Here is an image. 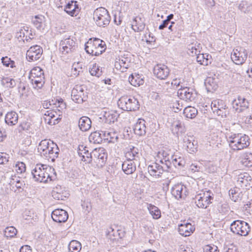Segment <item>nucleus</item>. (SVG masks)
<instances>
[{"mask_svg":"<svg viewBox=\"0 0 252 252\" xmlns=\"http://www.w3.org/2000/svg\"><path fill=\"white\" fill-rule=\"evenodd\" d=\"M49 149L50 151V159L52 161H54L55 159L58 157L60 150L57 145L54 143L53 141L50 142Z\"/></svg>","mask_w":252,"mask_h":252,"instance_id":"obj_35","label":"nucleus"},{"mask_svg":"<svg viewBox=\"0 0 252 252\" xmlns=\"http://www.w3.org/2000/svg\"><path fill=\"white\" fill-rule=\"evenodd\" d=\"M186 188L182 185H175L171 189L172 194L178 200L186 196Z\"/></svg>","mask_w":252,"mask_h":252,"instance_id":"obj_20","label":"nucleus"},{"mask_svg":"<svg viewBox=\"0 0 252 252\" xmlns=\"http://www.w3.org/2000/svg\"><path fill=\"white\" fill-rule=\"evenodd\" d=\"M193 138L190 137H185L184 138V146L186 147L187 151L190 153H194L197 150V142L196 141L192 139Z\"/></svg>","mask_w":252,"mask_h":252,"instance_id":"obj_23","label":"nucleus"},{"mask_svg":"<svg viewBox=\"0 0 252 252\" xmlns=\"http://www.w3.org/2000/svg\"><path fill=\"white\" fill-rule=\"evenodd\" d=\"M252 180V177L247 172H244L238 175L237 181L241 183L244 186H247Z\"/></svg>","mask_w":252,"mask_h":252,"instance_id":"obj_37","label":"nucleus"},{"mask_svg":"<svg viewBox=\"0 0 252 252\" xmlns=\"http://www.w3.org/2000/svg\"><path fill=\"white\" fill-rule=\"evenodd\" d=\"M195 228L190 223L181 224L179 225L178 231L179 233L184 236H189L194 231Z\"/></svg>","mask_w":252,"mask_h":252,"instance_id":"obj_26","label":"nucleus"},{"mask_svg":"<svg viewBox=\"0 0 252 252\" xmlns=\"http://www.w3.org/2000/svg\"><path fill=\"white\" fill-rule=\"evenodd\" d=\"M1 84L7 88H13L16 85L15 80L8 77H2L1 79Z\"/></svg>","mask_w":252,"mask_h":252,"instance_id":"obj_41","label":"nucleus"},{"mask_svg":"<svg viewBox=\"0 0 252 252\" xmlns=\"http://www.w3.org/2000/svg\"><path fill=\"white\" fill-rule=\"evenodd\" d=\"M101 43L102 40L99 38H90L85 44V50L88 54L92 55L96 48L100 47Z\"/></svg>","mask_w":252,"mask_h":252,"instance_id":"obj_16","label":"nucleus"},{"mask_svg":"<svg viewBox=\"0 0 252 252\" xmlns=\"http://www.w3.org/2000/svg\"><path fill=\"white\" fill-rule=\"evenodd\" d=\"M55 114H57L56 112L53 110L47 111L45 113V116L49 117V119L55 118L56 117Z\"/></svg>","mask_w":252,"mask_h":252,"instance_id":"obj_63","label":"nucleus"},{"mask_svg":"<svg viewBox=\"0 0 252 252\" xmlns=\"http://www.w3.org/2000/svg\"><path fill=\"white\" fill-rule=\"evenodd\" d=\"M248 53L247 50L243 48L238 47L233 50L231 54V59L237 64H243L247 59Z\"/></svg>","mask_w":252,"mask_h":252,"instance_id":"obj_12","label":"nucleus"},{"mask_svg":"<svg viewBox=\"0 0 252 252\" xmlns=\"http://www.w3.org/2000/svg\"><path fill=\"white\" fill-rule=\"evenodd\" d=\"M86 86L84 85H76L71 91V98L77 103H82L87 100L88 92L85 91Z\"/></svg>","mask_w":252,"mask_h":252,"instance_id":"obj_6","label":"nucleus"},{"mask_svg":"<svg viewBox=\"0 0 252 252\" xmlns=\"http://www.w3.org/2000/svg\"><path fill=\"white\" fill-rule=\"evenodd\" d=\"M31 125L30 123L28 122H23L19 125L18 129L19 132L22 131H27L30 129Z\"/></svg>","mask_w":252,"mask_h":252,"instance_id":"obj_58","label":"nucleus"},{"mask_svg":"<svg viewBox=\"0 0 252 252\" xmlns=\"http://www.w3.org/2000/svg\"><path fill=\"white\" fill-rule=\"evenodd\" d=\"M239 9L245 13H249L252 11V3L247 1H242L238 6Z\"/></svg>","mask_w":252,"mask_h":252,"instance_id":"obj_38","label":"nucleus"},{"mask_svg":"<svg viewBox=\"0 0 252 252\" xmlns=\"http://www.w3.org/2000/svg\"><path fill=\"white\" fill-rule=\"evenodd\" d=\"M51 217L54 221L62 223L64 222L67 220L68 215L64 210L57 209L52 212Z\"/></svg>","mask_w":252,"mask_h":252,"instance_id":"obj_15","label":"nucleus"},{"mask_svg":"<svg viewBox=\"0 0 252 252\" xmlns=\"http://www.w3.org/2000/svg\"><path fill=\"white\" fill-rule=\"evenodd\" d=\"M102 131H95L92 132L89 137V141L94 144H99L104 139Z\"/></svg>","mask_w":252,"mask_h":252,"instance_id":"obj_28","label":"nucleus"},{"mask_svg":"<svg viewBox=\"0 0 252 252\" xmlns=\"http://www.w3.org/2000/svg\"><path fill=\"white\" fill-rule=\"evenodd\" d=\"M139 156V150L137 148L132 146H129L126 148L125 157L127 160L134 161L136 160Z\"/></svg>","mask_w":252,"mask_h":252,"instance_id":"obj_21","label":"nucleus"},{"mask_svg":"<svg viewBox=\"0 0 252 252\" xmlns=\"http://www.w3.org/2000/svg\"><path fill=\"white\" fill-rule=\"evenodd\" d=\"M116 60H118V59H116ZM118 60L124 68L127 69L128 68L130 60L128 58L122 57L121 58H119Z\"/></svg>","mask_w":252,"mask_h":252,"instance_id":"obj_55","label":"nucleus"},{"mask_svg":"<svg viewBox=\"0 0 252 252\" xmlns=\"http://www.w3.org/2000/svg\"><path fill=\"white\" fill-rule=\"evenodd\" d=\"M5 233L6 237H13L17 234V230L14 227L9 226L5 228Z\"/></svg>","mask_w":252,"mask_h":252,"instance_id":"obj_52","label":"nucleus"},{"mask_svg":"<svg viewBox=\"0 0 252 252\" xmlns=\"http://www.w3.org/2000/svg\"><path fill=\"white\" fill-rule=\"evenodd\" d=\"M145 27V21L141 17L137 16L133 20L131 28L135 32H140L144 30Z\"/></svg>","mask_w":252,"mask_h":252,"instance_id":"obj_22","label":"nucleus"},{"mask_svg":"<svg viewBox=\"0 0 252 252\" xmlns=\"http://www.w3.org/2000/svg\"><path fill=\"white\" fill-rule=\"evenodd\" d=\"M52 169L46 165L37 164L32 171V175L35 181L46 183L48 179L51 181L49 172Z\"/></svg>","mask_w":252,"mask_h":252,"instance_id":"obj_2","label":"nucleus"},{"mask_svg":"<svg viewBox=\"0 0 252 252\" xmlns=\"http://www.w3.org/2000/svg\"><path fill=\"white\" fill-rule=\"evenodd\" d=\"M90 73L92 76L99 77L102 74V71L98 67L94 65L90 70Z\"/></svg>","mask_w":252,"mask_h":252,"instance_id":"obj_59","label":"nucleus"},{"mask_svg":"<svg viewBox=\"0 0 252 252\" xmlns=\"http://www.w3.org/2000/svg\"><path fill=\"white\" fill-rule=\"evenodd\" d=\"M178 94L180 98L186 101H192L197 96L196 91L191 88L183 87L181 86V88L179 89Z\"/></svg>","mask_w":252,"mask_h":252,"instance_id":"obj_11","label":"nucleus"},{"mask_svg":"<svg viewBox=\"0 0 252 252\" xmlns=\"http://www.w3.org/2000/svg\"><path fill=\"white\" fill-rule=\"evenodd\" d=\"M171 164H173L175 167L182 168L185 165L186 161L184 158L181 157H178L177 155H171Z\"/></svg>","mask_w":252,"mask_h":252,"instance_id":"obj_32","label":"nucleus"},{"mask_svg":"<svg viewBox=\"0 0 252 252\" xmlns=\"http://www.w3.org/2000/svg\"><path fill=\"white\" fill-rule=\"evenodd\" d=\"M171 167L169 162L165 163V165L162 166L158 163L155 162L152 165H150L148 167L149 173L151 176H155L156 178H159L163 172H169Z\"/></svg>","mask_w":252,"mask_h":252,"instance_id":"obj_9","label":"nucleus"},{"mask_svg":"<svg viewBox=\"0 0 252 252\" xmlns=\"http://www.w3.org/2000/svg\"><path fill=\"white\" fill-rule=\"evenodd\" d=\"M92 121L87 116L81 117L78 121V126L80 130L83 132L88 131L91 127Z\"/></svg>","mask_w":252,"mask_h":252,"instance_id":"obj_25","label":"nucleus"},{"mask_svg":"<svg viewBox=\"0 0 252 252\" xmlns=\"http://www.w3.org/2000/svg\"><path fill=\"white\" fill-rule=\"evenodd\" d=\"M15 167L18 173H22L26 171V165L22 162H18L16 164Z\"/></svg>","mask_w":252,"mask_h":252,"instance_id":"obj_60","label":"nucleus"},{"mask_svg":"<svg viewBox=\"0 0 252 252\" xmlns=\"http://www.w3.org/2000/svg\"><path fill=\"white\" fill-rule=\"evenodd\" d=\"M1 60L3 65L6 67L10 66L11 68H14L16 66L15 62L11 60V59L7 56L2 57Z\"/></svg>","mask_w":252,"mask_h":252,"instance_id":"obj_50","label":"nucleus"},{"mask_svg":"<svg viewBox=\"0 0 252 252\" xmlns=\"http://www.w3.org/2000/svg\"><path fill=\"white\" fill-rule=\"evenodd\" d=\"M203 252H219V250L215 245H207L204 246Z\"/></svg>","mask_w":252,"mask_h":252,"instance_id":"obj_57","label":"nucleus"},{"mask_svg":"<svg viewBox=\"0 0 252 252\" xmlns=\"http://www.w3.org/2000/svg\"><path fill=\"white\" fill-rule=\"evenodd\" d=\"M100 45L101 46H100V47H98V48H96L94 52L92 55V56H98L99 55L102 54L105 51L106 49L105 42L102 40V43Z\"/></svg>","mask_w":252,"mask_h":252,"instance_id":"obj_51","label":"nucleus"},{"mask_svg":"<svg viewBox=\"0 0 252 252\" xmlns=\"http://www.w3.org/2000/svg\"><path fill=\"white\" fill-rule=\"evenodd\" d=\"M148 209L154 219L157 220L160 218V210L157 206L150 204H148Z\"/></svg>","mask_w":252,"mask_h":252,"instance_id":"obj_36","label":"nucleus"},{"mask_svg":"<svg viewBox=\"0 0 252 252\" xmlns=\"http://www.w3.org/2000/svg\"><path fill=\"white\" fill-rule=\"evenodd\" d=\"M230 229L234 234L247 236L251 231V227L248 222L244 220H236L231 223Z\"/></svg>","mask_w":252,"mask_h":252,"instance_id":"obj_5","label":"nucleus"},{"mask_svg":"<svg viewBox=\"0 0 252 252\" xmlns=\"http://www.w3.org/2000/svg\"><path fill=\"white\" fill-rule=\"evenodd\" d=\"M122 170L126 174H132L136 169V164L134 161L126 159L122 165Z\"/></svg>","mask_w":252,"mask_h":252,"instance_id":"obj_24","label":"nucleus"},{"mask_svg":"<svg viewBox=\"0 0 252 252\" xmlns=\"http://www.w3.org/2000/svg\"><path fill=\"white\" fill-rule=\"evenodd\" d=\"M103 133V138L104 140H107L109 142L114 143L117 141L118 137L115 132H110L106 131H101Z\"/></svg>","mask_w":252,"mask_h":252,"instance_id":"obj_43","label":"nucleus"},{"mask_svg":"<svg viewBox=\"0 0 252 252\" xmlns=\"http://www.w3.org/2000/svg\"><path fill=\"white\" fill-rule=\"evenodd\" d=\"M173 127H174L175 130L176 131V132H182L183 130H184V128L183 127V125L179 122H178L177 123H174L173 124Z\"/></svg>","mask_w":252,"mask_h":252,"instance_id":"obj_61","label":"nucleus"},{"mask_svg":"<svg viewBox=\"0 0 252 252\" xmlns=\"http://www.w3.org/2000/svg\"><path fill=\"white\" fill-rule=\"evenodd\" d=\"M119 116V114L114 110H109L108 111H103V117L105 120V122L108 124L114 123L117 120Z\"/></svg>","mask_w":252,"mask_h":252,"instance_id":"obj_27","label":"nucleus"},{"mask_svg":"<svg viewBox=\"0 0 252 252\" xmlns=\"http://www.w3.org/2000/svg\"><path fill=\"white\" fill-rule=\"evenodd\" d=\"M58 187H56L54 189L52 193V196L55 199L64 200L66 198L68 193L63 192V191L62 192H58Z\"/></svg>","mask_w":252,"mask_h":252,"instance_id":"obj_47","label":"nucleus"},{"mask_svg":"<svg viewBox=\"0 0 252 252\" xmlns=\"http://www.w3.org/2000/svg\"><path fill=\"white\" fill-rule=\"evenodd\" d=\"M81 248V243L77 240H72L68 245L69 252H79Z\"/></svg>","mask_w":252,"mask_h":252,"instance_id":"obj_42","label":"nucleus"},{"mask_svg":"<svg viewBox=\"0 0 252 252\" xmlns=\"http://www.w3.org/2000/svg\"><path fill=\"white\" fill-rule=\"evenodd\" d=\"M197 110L194 107L187 106L184 109L183 114L187 118L193 119L197 114Z\"/></svg>","mask_w":252,"mask_h":252,"instance_id":"obj_34","label":"nucleus"},{"mask_svg":"<svg viewBox=\"0 0 252 252\" xmlns=\"http://www.w3.org/2000/svg\"><path fill=\"white\" fill-rule=\"evenodd\" d=\"M233 107H235V105L238 106L239 105L241 107L244 108H248L249 107L248 101L243 97L239 96L238 100H234L233 101Z\"/></svg>","mask_w":252,"mask_h":252,"instance_id":"obj_46","label":"nucleus"},{"mask_svg":"<svg viewBox=\"0 0 252 252\" xmlns=\"http://www.w3.org/2000/svg\"><path fill=\"white\" fill-rule=\"evenodd\" d=\"M82 64L79 63H74L72 66L71 73L75 77L78 76L83 72Z\"/></svg>","mask_w":252,"mask_h":252,"instance_id":"obj_45","label":"nucleus"},{"mask_svg":"<svg viewBox=\"0 0 252 252\" xmlns=\"http://www.w3.org/2000/svg\"><path fill=\"white\" fill-rule=\"evenodd\" d=\"M23 218L27 220H30L33 218V214L30 211H25L23 215Z\"/></svg>","mask_w":252,"mask_h":252,"instance_id":"obj_62","label":"nucleus"},{"mask_svg":"<svg viewBox=\"0 0 252 252\" xmlns=\"http://www.w3.org/2000/svg\"><path fill=\"white\" fill-rule=\"evenodd\" d=\"M201 45L200 43H192L189 44L188 46L187 53L190 56H194L200 52Z\"/></svg>","mask_w":252,"mask_h":252,"instance_id":"obj_29","label":"nucleus"},{"mask_svg":"<svg viewBox=\"0 0 252 252\" xmlns=\"http://www.w3.org/2000/svg\"><path fill=\"white\" fill-rule=\"evenodd\" d=\"M128 81L134 86H140L144 83V79L142 78V75L139 74H131L128 78Z\"/></svg>","mask_w":252,"mask_h":252,"instance_id":"obj_30","label":"nucleus"},{"mask_svg":"<svg viewBox=\"0 0 252 252\" xmlns=\"http://www.w3.org/2000/svg\"><path fill=\"white\" fill-rule=\"evenodd\" d=\"M77 48V43L70 37L63 38L60 43V50L64 54L74 52Z\"/></svg>","mask_w":252,"mask_h":252,"instance_id":"obj_10","label":"nucleus"},{"mask_svg":"<svg viewBox=\"0 0 252 252\" xmlns=\"http://www.w3.org/2000/svg\"><path fill=\"white\" fill-rule=\"evenodd\" d=\"M18 119V116L15 112H8L5 117V122L8 125L13 126L15 125Z\"/></svg>","mask_w":252,"mask_h":252,"instance_id":"obj_31","label":"nucleus"},{"mask_svg":"<svg viewBox=\"0 0 252 252\" xmlns=\"http://www.w3.org/2000/svg\"><path fill=\"white\" fill-rule=\"evenodd\" d=\"M229 147L233 150H241L247 148L250 144V138L246 134L230 133L226 136Z\"/></svg>","mask_w":252,"mask_h":252,"instance_id":"obj_1","label":"nucleus"},{"mask_svg":"<svg viewBox=\"0 0 252 252\" xmlns=\"http://www.w3.org/2000/svg\"><path fill=\"white\" fill-rule=\"evenodd\" d=\"M195 56H196V61L197 63L201 65H207V61H205L204 54H201L200 52H199V54Z\"/></svg>","mask_w":252,"mask_h":252,"instance_id":"obj_56","label":"nucleus"},{"mask_svg":"<svg viewBox=\"0 0 252 252\" xmlns=\"http://www.w3.org/2000/svg\"><path fill=\"white\" fill-rule=\"evenodd\" d=\"M94 153H89L87 150H85L83 152L84 155L82 156V160L90 163L92 160V154Z\"/></svg>","mask_w":252,"mask_h":252,"instance_id":"obj_54","label":"nucleus"},{"mask_svg":"<svg viewBox=\"0 0 252 252\" xmlns=\"http://www.w3.org/2000/svg\"><path fill=\"white\" fill-rule=\"evenodd\" d=\"M76 3V1H71L65 6L64 11L71 16H76L80 11V8Z\"/></svg>","mask_w":252,"mask_h":252,"instance_id":"obj_19","label":"nucleus"},{"mask_svg":"<svg viewBox=\"0 0 252 252\" xmlns=\"http://www.w3.org/2000/svg\"><path fill=\"white\" fill-rule=\"evenodd\" d=\"M227 106L224 101L221 99H215L212 101L211 108L213 112L218 116L226 117L227 113Z\"/></svg>","mask_w":252,"mask_h":252,"instance_id":"obj_8","label":"nucleus"},{"mask_svg":"<svg viewBox=\"0 0 252 252\" xmlns=\"http://www.w3.org/2000/svg\"><path fill=\"white\" fill-rule=\"evenodd\" d=\"M157 157L160 159H165L166 163L169 162L171 166V156H169L168 151L161 150L158 153Z\"/></svg>","mask_w":252,"mask_h":252,"instance_id":"obj_44","label":"nucleus"},{"mask_svg":"<svg viewBox=\"0 0 252 252\" xmlns=\"http://www.w3.org/2000/svg\"><path fill=\"white\" fill-rule=\"evenodd\" d=\"M213 194L210 190L199 193L195 196V204L198 208H206L212 203Z\"/></svg>","mask_w":252,"mask_h":252,"instance_id":"obj_7","label":"nucleus"},{"mask_svg":"<svg viewBox=\"0 0 252 252\" xmlns=\"http://www.w3.org/2000/svg\"><path fill=\"white\" fill-rule=\"evenodd\" d=\"M44 22L45 17L41 15H36L32 19V23L38 30L43 29V24Z\"/></svg>","mask_w":252,"mask_h":252,"instance_id":"obj_39","label":"nucleus"},{"mask_svg":"<svg viewBox=\"0 0 252 252\" xmlns=\"http://www.w3.org/2000/svg\"><path fill=\"white\" fill-rule=\"evenodd\" d=\"M34 88L41 89L45 83L44 76L29 78Z\"/></svg>","mask_w":252,"mask_h":252,"instance_id":"obj_33","label":"nucleus"},{"mask_svg":"<svg viewBox=\"0 0 252 252\" xmlns=\"http://www.w3.org/2000/svg\"><path fill=\"white\" fill-rule=\"evenodd\" d=\"M169 68L163 64H157L153 69L154 75L160 80L166 79L169 76Z\"/></svg>","mask_w":252,"mask_h":252,"instance_id":"obj_14","label":"nucleus"},{"mask_svg":"<svg viewBox=\"0 0 252 252\" xmlns=\"http://www.w3.org/2000/svg\"><path fill=\"white\" fill-rule=\"evenodd\" d=\"M42 53L43 49L40 46L37 45L32 46L27 52V59L29 62L37 61L40 58Z\"/></svg>","mask_w":252,"mask_h":252,"instance_id":"obj_13","label":"nucleus"},{"mask_svg":"<svg viewBox=\"0 0 252 252\" xmlns=\"http://www.w3.org/2000/svg\"><path fill=\"white\" fill-rule=\"evenodd\" d=\"M241 162L242 165L246 167L252 166V154L246 153L242 156Z\"/></svg>","mask_w":252,"mask_h":252,"instance_id":"obj_40","label":"nucleus"},{"mask_svg":"<svg viewBox=\"0 0 252 252\" xmlns=\"http://www.w3.org/2000/svg\"><path fill=\"white\" fill-rule=\"evenodd\" d=\"M146 121L142 119H139L135 124L133 130L135 134L141 136L145 135L146 133Z\"/></svg>","mask_w":252,"mask_h":252,"instance_id":"obj_18","label":"nucleus"},{"mask_svg":"<svg viewBox=\"0 0 252 252\" xmlns=\"http://www.w3.org/2000/svg\"><path fill=\"white\" fill-rule=\"evenodd\" d=\"M93 16L96 24L99 27H106L111 20L108 10L102 7L97 8L94 11Z\"/></svg>","mask_w":252,"mask_h":252,"instance_id":"obj_4","label":"nucleus"},{"mask_svg":"<svg viewBox=\"0 0 252 252\" xmlns=\"http://www.w3.org/2000/svg\"><path fill=\"white\" fill-rule=\"evenodd\" d=\"M20 252H32V249L29 246L25 245L21 247Z\"/></svg>","mask_w":252,"mask_h":252,"instance_id":"obj_64","label":"nucleus"},{"mask_svg":"<svg viewBox=\"0 0 252 252\" xmlns=\"http://www.w3.org/2000/svg\"><path fill=\"white\" fill-rule=\"evenodd\" d=\"M81 206L83 210L87 213H89L92 209L91 201L88 199L82 201Z\"/></svg>","mask_w":252,"mask_h":252,"instance_id":"obj_53","label":"nucleus"},{"mask_svg":"<svg viewBox=\"0 0 252 252\" xmlns=\"http://www.w3.org/2000/svg\"><path fill=\"white\" fill-rule=\"evenodd\" d=\"M118 105L122 110L127 111H136L140 108V104L137 99L132 96L121 97L118 101Z\"/></svg>","mask_w":252,"mask_h":252,"instance_id":"obj_3","label":"nucleus"},{"mask_svg":"<svg viewBox=\"0 0 252 252\" xmlns=\"http://www.w3.org/2000/svg\"><path fill=\"white\" fill-rule=\"evenodd\" d=\"M44 76L43 70L39 66L34 67L30 72L29 78Z\"/></svg>","mask_w":252,"mask_h":252,"instance_id":"obj_48","label":"nucleus"},{"mask_svg":"<svg viewBox=\"0 0 252 252\" xmlns=\"http://www.w3.org/2000/svg\"><path fill=\"white\" fill-rule=\"evenodd\" d=\"M52 141H49L47 139L42 140L38 146V151L41 154V152H44L50 145V142Z\"/></svg>","mask_w":252,"mask_h":252,"instance_id":"obj_49","label":"nucleus"},{"mask_svg":"<svg viewBox=\"0 0 252 252\" xmlns=\"http://www.w3.org/2000/svg\"><path fill=\"white\" fill-rule=\"evenodd\" d=\"M219 79L215 77H208L204 82V85L208 92H214L216 91L218 87Z\"/></svg>","mask_w":252,"mask_h":252,"instance_id":"obj_17","label":"nucleus"}]
</instances>
